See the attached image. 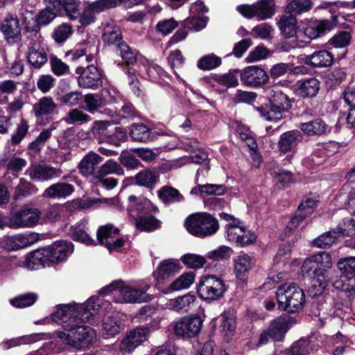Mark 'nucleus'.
Masks as SVG:
<instances>
[{
	"label": "nucleus",
	"mask_w": 355,
	"mask_h": 355,
	"mask_svg": "<svg viewBox=\"0 0 355 355\" xmlns=\"http://www.w3.org/2000/svg\"><path fill=\"white\" fill-rule=\"evenodd\" d=\"M85 309L86 306H77V304H62L58 306L52 313L53 320L60 324L65 331H58L57 336L66 345L77 349H87L96 338L94 329L81 323L89 321L98 307Z\"/></svg>",
	"instance_id": "obj_1"
},
{
	"label": "nucleus",
	"mask_w": 355,
	"mask_h": 355,
	"mask_svg": "<svg viewBox=\"0 0 355 355\" xmlns=\"http://www.w3.org/2000/svg\"><path fill=\"white\" fill-rule=\"evenodd\" d=\"M46 8L39 13L33 26L26 25V31L32 35H40V26L48 25L56 17L57 14H64L70 19H76L79 16L78 0H44Z\"/></svg>",
	"instance_id": "obj_2"
},
{
	"label": "nucleus",
	"mask_w": 355,
	"mask_h": 355,
	"mask_svg": "<svg viewBox=\"0 0 355 355\" xmlns=\"http://www.w3.org/2000/svg\"><path fill=\"white\" fill-rule=\"evenodd\" d=\"M330 260L329 254L322 252L306 258L301 267L303 275L311 279L314 286H318L321 290L331 280L329 272L324 268L330 267Z\"/></svg>",
	"instance_id": "obj_3"
},
{
	"label": "nucleus",
	"mask_w": 355,
	"mask_h": 355,
	"mask_svg": "<svg viewBox=\"0 0 355 355\" xmlns=\"http://www.w3.org/2000/svg\"><path fill=\"white\" fill-rule=\"evenodd\" d=\"M149 286L143 289L132 288L122 282H114L103 288L99 292L101 295L112 293L114 300L118 303H141L151 300V296L146 293Z\"/></svg>",
	"instance_id": "obj_4"
},
{
	"label": "nucleus",
	"mask_w": 355,
	"mask_h": 355,
	"mask_svg": "<svg viewBox=\"0 0 355 355\" xmlns=\"http://www.w3.org/2000/svg\"><path fill=\"white\" fill-rule=\"evenodd\" d=\"M276 297L279 309L288 313L300 311L305 302L304 291L294 283L279 286Z\"/></svg>",
	"instance_id": "obj_5"
},
{
	"label": "nucleus",
	"mask_w": 355,
	"mask_h": 355,
	"mask_svg": "<svg viewBox=\"0 0 355 355\" xmlns=\"http://www.w3.org/2000/svg\"><path fill=\"white\" fill-rule=\"evenodd\" d=\"M184 226L191 234L200 238L210 236L219 229L218 220L206 212L189 216L185 220Z\"/></svg>",
	"instance_id": "obj_6"
},
{
	"label": "nucleus",
	"mask_w": 355,
	"mask_h": 355,
	"mask_svg": "<svg viewBox=\"0 0 355 355\" xmlns=\"http://www.w3.org/2000/svg\"><path fill=\"white\" fill-rule=\"evenodd\" d=\"M267 96L270 102V108L265 112L261 110V115L267 121L278 123L282 119V114L291 107V101L277 86L268 89Z\"/></svg>",
	"instance_id": "obj_7"
},
{
	"label": "nucleus",
	"mask_w": 355,
	"mask_h": 355,
	"mask_svg": "<svg viewBox=\"0 0 355 355\" xmlns=\"http://www.w3.org/2000/svg\"><path fill=\"white\" fill-rule=\"evenodd\" d=\"M71 243L64 241L55 242L48 248L44 250L43 253L40 251L33 252L31 261L35 263L39 261L44 264L46 261L55 263L64 260L73 250Z\"/></svg>",
	"instance_id": "obj_8"
},
{
	"label": "nucleus",
	"mask_w": 355,
	"mask_h": 355,
	"mask_svg": "<svg viewBox=\"0 0 355 355\" xmlns=\"http://www.w3.org/2000/svg\"><path fill=\"white\" fill-rule=\"evenodd\" d=\"M343 275L332 282L334 287L344 292L355 295V257H349L338 262Z\"/></svg>",
	"instance_id": "obj_9"
},
{
	"label": "nucleus",
	"mask_w": 355,
	"mask_h": 355,
	"mask_svg": "<svg viewBox=\"0 0 355 355\" xmlns=\"http://www.w3.org/2000/svg\"><path fill=\"white\" fill-rule=\"evenodd\" d=\"M41 212L33 207H24L12 211L8 217V227L12 229L32 228L41 218Z\"/></svg>",
	"instance_id": "obj_10"
},
{
	"label": "nucleus",
	"mask_w": 355,
	"mask_h": 355,
	"mask_svg": "<svg viewBox=\"0 0 355 355\" xmlns=\"http://www.w3.org/2000/svg\"><path fill=\"white\" fill-rule=\"evenodd\" d=\"M295 323V320L290 315H281L271 321L268 329L263 331L259 340V345L268 343L269 339L280 341L284 338L285 334Z\"/></svg>",
	"instance_id": "obj_11"
},
{
	"label": "nucleus",
	"mask_w": 355,
	"mask_h": 355,
	"mask_svg": "<svg viewBox=\"0 0 355 355\" xmlns=\"http://www.w3.org/2000/svg\"><path fill=\"white\" fill-rule=\"evenodd\" d=\"M225 290V284L220 278L208 275L201 280L198 293L202 299L214 301L221 298Z\"/></svg>",
	"instance_id": "obj_12"
},
{
	"label": "nucleus",
	"mask_w": 355,
	"mask_h": 355,
	"mask_svg": "<svg viewBox=\"0 0 355 355\" xmlns=\"http://www.w3.org/2000/svg\"><path fill=\"white\" fill-rule=\"evenodd\" d=\"M202 322V320L199 316L182 317L174 323V333L180 338H194L200 333Z\"/></svg>",
	"instance_id": "obj_13"
},
{
	"label": "nucleus",
	"mask_w": 355,
	"mask_h": 355,
	"mask_svg": "<svg viewBox=\"0 0 355 355\" xmlns=\"http://www.w3.org/2000/svg\"><path fill=\"white\" fill-rule=\"evenodd\" d=\"M106 204H112L118 205L119 200L116 198H87L85 199L76 198L70 201H67L62 204V208L64 212H68L70 215H73L78 211L87 209L89 207L97 206L102 202Z\"/></svg>",
	"instance_id": "obj_14"
},
{
	"label": "nucleus",
	"mask_w": 355,
	"mask_h": 355,
	"mask_svg": "<svg viewBox=\"0 0 355 355\" xmlns=\"http://www.w3.org/2000/svg\"><path fill=\"white\" fill-rule=\"evenodd\" d=\"M28 43L27 58L28 61L36 69L41 68L48 60L47 53L42 46L43 39L41 35H33Z\"/></svg>",
	"instance_id": "obj_15"
},
{
	"label": "nucleus",
	"mask_w": 355,
	"mask_h": 355,
	"mask_svg": "<svg viewBox=\"0 0 355 355\" xmlns=\"http://www.w3.org/2000/svg\"><path fill=\"white\" fill-rule=\"evenodd\" d=\"M76 73L78 75L77 81L80 87L95 89L102 85L101 73L93 64L85 68L77 67Z\"/></svg>",
	"instance_id": "obj_16"
},
{
	"label": "nucleus",
	"mask_w": 355,
	"mask_h": 355,
	"mask_svg": "<svg viewBox=\"0 0 355 355\" xmlns=\"http://www.w3.org/2000/svg\"><path fill=\"white\" fill-rule=\"evenodd\" d=\"M150 332L147 327H138L130 331L120 344L122 352L130 353L146 341Z\"/></svg>",
	"instance_id": "obj_17"
},
{
	"label": "nucleus",
	"mask_w": 355,
	"mask_h": 355,
	"mask_svg": "<svg viewBox=\"0 0 355 355\" xmlns=\"http://www.w3.org/2000/svg\"><path fill=\"white\" fill-rule=\"evenodd\" d=\"M0 31L6 41L10 44L17 43L21 40V28L16 16H6L1 22Z\"/></svg>",
	"instance_id": "obj_18"
},
{
	"label": "nucleus",
	"mask_w": 355,
	"mask_h": 355,
	"mask_svg": "<svg viewBox=\"0 0 355 355\" xmlns=\"http://www.w3.org/2000/svg\"><path fill=\"white\" fill-rule=\"evenodd\" d=\"M338 17L334 15L330 19L309 21L304 28V35L311 40L321 37L326 32L336 27Z\"/></svg>",
	"instance_id": "obj_19"
},
{
	"label": "nucleus",
	"mask_w": 355,
	"mask_h": 355,
	"mask_svg": "<svg viewBox=\"0 0 355 355\" xmlns=\"http://www.w3.org/2000/svg\"><path fill=\"white\" fill-rule=\"evenodd\" d=\"M119 230L114 228L112 225H105L98 228L97 231V239L101 244L105 245L111 252L118 250L123 245V240L116 239Z\"/></svg>",
	"instance_id": "obj_20"
},
{
	"label": "nucleus",
	"mask_w": 355,
	"mask_h": 355,
	"mask_svg": "<svg viewBox=\"0 0 355 355\" xmlns=\"http://www.w3.org/2000/svg\"><path fill=\"white\" fill-rule=\"evenodd\" d=\"M237 224H230L227 227V239L229 241L236 243L240 246L254 243L257 239V236L247 231L243 227Z\"/></svg>",
	"instance_id": "obj_21"
},
{
	"label": "nucleus",
	"mask_w": 355,
	"mask_h": 355,
	"mask_svg": "<svg viewBox=\"0 0 355 355\" xmlns=\"http://www.w3.org/2000/svg\"><path fill=\"white\" fill-rule=\"evenodd\" d=\"M241 82L247 86H260L268 80L267 73L256 66L246 67L241 74Z\"/></svg>",
	"instance_id": "obj_22"
},
{
	"label": "nucleus",
	"mask_w": 355,
	"mask_h": 355,
	"mask_svg": "<svg viewBox=\"0 0 355 355\" xmlns=\"http://www.w3.org/2000/svg\"><path fill=\"white\" fill-rule=\"evenodd\" d=\"M26 173L33 180L43 182L60 177L62 171L49 165L39 164L29 168Z\"/></svg>",
	"instance_id": "obj_23"
},
{
	"label": "nucleus",
	"mask_w": 355,
	"mask_h": 355,
	"mask_svg": "<svg viewBox=\"0 0 355 355\" xmlns=\"http://www.w3.org/2000/svg\"><path fill=\"white\" fill-rule=\"evenodd\" d=\"M180 264L178 261L172 259L164 260L157 266L153 272V277L157 284H163L171 276L180 270Z\"/></svg>",
	"instance_id": "obj_24"
},
{
	"label": "nucleus",
	"mask_w": 355,
	"mask_h": 355,
	"mask_svg": "<svg viewBox=\"0 0 355 355\" xmlns=\"http://www.w3.org/2000/svg\"><path fill=\"white\" fill-rule=\"evenodd\" d=\"M196 297L194 295L187 293L178 297L171 299L166 303L168 309L180 313H187L196 304Z\"/></svg>",
	"instance_id": "obj_25"
},
{
	"label": "nucleus",
	"mask_w": 355,
	"mask_h": 355,
	"mask_svg": "<svg viewBox=\"0 0 355 355\" xmlns=\"http://www.w3.org/2000/svg\"><path fill=\"white\" fill-rule=\"evenodd\" d=\"M102 162V157L93 151H90L83 157L78 164V168L83 175L94 176L96 178V168Z\"/></svg>",
	"instance_id": "obj_26"
},
{
	"label": "nucleus",
	"mask_w": 355,
	"mask_h": 355,
	"mask_svg": "<svg viewBox=\"0 0 355 355\" xmlns=\"http://www.w3.org/2000/svg\"><path fill=\"white\" fill-rule=\"evenodd\" d=\"M302 137L299 130H290L282 134L277 144L279 150L282 153L293 151Z\"/></svg>",
	"instance_id": "obj_27"
},
{
	"label": "nucleus",
	"mask_w": 355,
	"mask_h": 355,
	"mask_svg": "<svg viewBox=\"0 0 355 355\" xmlns=\"http://www.w3.org/2000/svg\"><path fill=\"white\" fill-rule=\"evenodd\" d=\"M234 262L236 278L242 282H245L253 266L252 257L246 254H241L234 259Z\"/></svg>",
	"instance_id": "obj_28"
},
{
	"label": "nucleus",
	"mask_w": 355,
	"mask_h": 355,
	"mask_svg": "<svg viewBox=\"0 0 355 355\" xmlns=\"http://www.w3.org/2000/svg\"><path fill=\"white\" fill-rule=\"evenodd\" d=\"M304 62L314 67H327L333 64L334 55L326 50H320L310 55H306Z\"/></svg>",
	"instance_id": "obj_29"
},
{
	"label": "nucleus",
	"mask_w": 355,
	"mask_h": 355,
	"mask_svg": "<svg viewBox=\"0 0 355 355\" xmlns=\"http://www.w3.org/2000/svg\"><path fill=\"white\" fill-rule=\"evenodd\" d=\"M73 191L74 187L72 184L65 182H58L46 188L44 191L43 196L53 199L65 198L71 195Z\"/></svg>",
	"instance_id": "obj_30"
},
{
	"label": "nucleus",
	"mask_w": 355,
	"mask_h": 355,
	"mask_svg": "<svg viewBox=\"0 0 355 355\" xmlns=\"http://www.w3.org/2000/svg\"><path fill=\"white\" fill-rule=\"evenodd\" d=\"M297 94L302 98L313 97L320 89V82L315 78L299 80L296 85Z\"/></svg>",
	"instance_id": "obj_31"
},
{
	"label": "nucleus",
	"mask_w": 355,
	"mask_h": 355,
	"mask_svg": "<svg viewBox=\"0 0 355 355\" xmlns=\"http://www.w3.org/2000/svg\"><path fill=\"white\" fill-rule=\"evenodd\" d=\"M84 101L85 103V110L90 114H94L98 112L99 114L109 116L112 118L114 116V112L110 109L106 108L103 110H99L103 105V101L98 98L96 95L93 94H86L84 96Z\"/></svg>",
	"instance_id": "obj_32"
},
{
	"label": "nucleus",
	"mask_w": 355,
	"mask_h": 355,
	"mask_svg": "<svg viewBox=\"0 0 355 355\" xmlns=\"http://www.w3.org/2000/svg\"><path fill=\"white\" fill-rule=\"evenodd\" d=\"M57 104L49 96H44L33 105V112L36 117H42L54 114L57 110Z\"/></svg>",
	"instance_id": "obj_33"
},
{
	"label": "nucleus",
	"mask_w": 355,
	"mask_h": 355,
	"mask_svg": "<svg viewBox=\"0 0 355 355\" xmlns=\"http://www.w3.org/2000/svg\"><path fill=\"white\" fill-rule=\"evenodd\" d=\"M278 25L281 33L285 38H290L296 36L297 22L295 17L283 15L280 18Z\"/></svg>",
	"instance_id": "obj_34"
},
{
	"label": "nucleus",
	"mask_w": 355,
	"mask_h": 355,
	"mask_svg": "<svg viewBox=\"0 0 355 355\" xmlns=\"http://www.w3.org/2000/svg\"><path fill=\"white\" fill-rule=\"evenodd\" d=\"M300 130L306 135H321L327 131V124L320 119L302 123L300 125Z\"/></svg>",
	"instance_id": "obj_35"
},
{
	"label": "nucleus",
	"mask_w": 355,
	"mask_h": 355,
	"mask_svg": "<svg viewBox=\"0 0 355 355\" xmlns=\"http://www.w3.org/2000/svg\"><path fill=\"white\" fill-rule=\"evenodd\" d=\"M133 220L136 228L144 232H151L161 226V222L153 216H140Z\"/></svg>",
	"instance_id": "obj_36"
},
{
	"label": "nucleus",
	"mask_w": 355,
	"mask_h": 355,
	"mask_svg": "<svg viewBox=\"0 0 355 355\" xmlns=\"http://www.w3.org/2000/svg\"><path fill=\"white\" fill-rule=\"evenodd\" d=\"M102 37L103 42L108 45L115 44L117 46L118 43L123 42L120 28L111 24L105 26Z\"/></svg>",
	"instance_id": "obj_37"
},
{
	"label": "nucleus",
	"mask_w": 355,
	"mask_h": 355,
	"mask_svg": "<svg viewBox=\"0 0 355 355\" xmlns=\"http://www.w3.org/2000/svg\"><path fill=\"white\" fill-rule=\"evenodd\" d=\"M114 174L119 176L124 175V170L114 159H110L103 163L96 171V176H108Z\"/></svg>",
	"instance_id": "obj_38"
},
{
	"label": "nucleus",
	"mask_w": 355,
	"mask_h": 355,
	"mask_svg": "<svg viewBox=\"0 0 355 355\" xmlns=\"http://www.w3.org/2000/svg\"><path fill=\"white\" fill-rule=\"evenodd\" d=\"M112 123L107 120L94 121L91 128L92 135L99 143L103 142L108 139L107 128L111 126Z\"/></svg>",
	"instance_id": "obj_39"
},
{
	"label": "nucleus",
	"mask_w": 355,
	"mask_h": 355,
	"mask_svg": "<svg viewBox=\"0 0 355 355\" xmlns=\"http://www.w3.org/2000/svg\"><path fill=\"white\" fill-rule=\"evenodd\" d=\"M195 274L193 272L183 273L175 279L168 286V291H178L187 289L193 283Z\"/></svg>",
	"instance_id": "obj_40"
},
{
	"label": "nucleus",
	"mask_w": 355,
	"mask_h": 355,
	"mask_svg": "<svg viewBox=\"0 0 355 355\" xmlns=\"http://www.w3.org/2000/svg\"><path fill=\"white\" fill-rule=\"evenodd\" d=\"M92 120L90 116L78 108L69 111L64 118L65 122L69 125H83Z\"/></svg>",
	"instance_id": "obj_41"
},
{
	"label": "nucleus",
	"mask_w": 355,
	"mask_h": 355,
	"mask_svg": "<svg viewBox=\"0 0 355 355\" xmlns=\"http://www.w3.org/2000/svg\"><path fill=\"white\" fill-rule=\"evenodd\" d=\"M123 326L120 320L116 317H107L103 323V335L109 336H114L118 334L122 329Z\"/></svg>",
	"instance_id": "obj_42"
},
{
	"label": "nucleus",
	"mask_w": 355,
	"mask_h": 355,
	"mask_svg": "<svg viewBox=\"0 0 355 355\" xmlns=\"http://www.w3.org/2000/svg\"><path fill=\"white\" fill-rule=\"evenodd\" d=\"M254 4L257 17L259 19H268L275 13L273 0H260Z\"/></svg>",
	"instance_id": "obj_43"
},
{
	"label": "nucleus",
	"mask_w": 355,
	"mask_h": 355,
	"mask_svg": "<svg viewBox=\"0 0 355 355\" xmlns=\"http://www.w3.org/2000/svg\"><path fill=\"white\" fill-rule=\"evenodd\" d=\"M313 3L310 0H293L290 2L286 7V13L290 14L289 16L295 17L296 15H300L303 12L309 11L312 8Z\"/></svg>",
	"instance_id": "obj_44"
},
{
	"label": "nucleus",
	"mask_w": 355,
	"mask_h": 355,
	"mask_svg": "<svg viewBox=\"0 0 355 355\" xmlns=\"http://www.w3.org/2000/svg\"><path fill=\"white\" fill-rule=\"evenodd\" d=\"M37 188L24 178L19 180V184L15 187V198L19 199L21 197H28L35 194L37 192Z\"/></svg>",
	"instance_id": "obj_45"
},
{
	"label": "nucleus",
	"mask_w": 355,
	"mask_h": 355,
	"mask_svg": "<svg viewBox=\"0 0 355 355\" xmlns=\"http://www.w3.org/2000/svg\"><path fill=\"white\" fill-rule=\"evenodd\" d=\"M130 135L135 141L146 142L150 139V129L144 124H132L130 130Z\"/></svg>",
	"instance_id": "obj_46"
},
{
	"label": "nucleus",
	"mask_w": 355,
	"mask_h": 355,
	"mask_svg": "<svg viewBox=\"0 0 355 355\" xmlns=\"http://www.w3.org/2000/svg\"><path fill=\"white\" fill-rule=\"evenodd\" d=\"M159 198L164 203L179 202L183 199V196L178 190L171 187H164L157 191Z\"/></svg>",
	"instance_id": "obj_47"
},
{
	"label": "nucleus",
	"mask_w": 355,
	"mask_h": 355,
	"mask_svg": "<svg viewBox=\"0 0 355 355\" xmlns=\"http://www.w3.org/2000/svg\"><path fill=\"white\" fill-rule=\"evenodd\" d=\"M17 250L28 247L39 240V235L35 232L14 234Z\"/></svg>",
	"instance_id": "obj_48"
},
{
	"label": "nucleus",
	"mask_w": 355,
	"mask_h": 355,
	"mask_svg": "<svg viewBox=\"0 0 355 355\" xmlns=\"http://www.w3.org/2000/svg\"><path fill=\"white\" fill-rule=\"evenodd\" d=\"M86 222L80 221L70 228L71 234L75 241H78L87 244L92 243V239L85 231Z\"/></svg>",
	"instance_id": "obj_49"
},
{
	"label": "nucleus",
	"mask_w": 355,
	"mask_h": 355,
	"mask_svg": "<svg viewBox=\"0 0 355 355\" xmlns=\"http://www.w3.org/2000/svg\"><path fill=\"white\" fill-rule=\"evenodd\" d=\"M37 299L36 293H28L10 300V303L16 308H26L34 304Z\"/></svg>",
	"instance_id": "obj_50"
},
{
	"label": "nucleus",
	"mask_w": 355,
	"mask_h": 355,
	"mask_svg": "<svg viewBox=\"0 0 355 355\" xmlns=\"http://www.w3.org/2000/svg\"><path fill=\"white\" fill-rule=\"evenodd\" d=\"M117 50L119 51L122 60L126 64H133L137 61V52L132 49L125 42L117 44Z\"/></svg>",
	"instance_id": "obj_51"
},
{
	"label": "nucleus",
	"mask_w": 355,
	"mask_h": 355,
	"mask_svg": "<svg viewBox=\"0 0 355 355\" xmlns=\"http://www.w3.org/2000/svg\"><path fill=\"white\" fill-rule=\"evenodd\" d=\"M338 236V233L336 231H329L314 239L313 245L320 248H329L335 243Z\"/></svg>",
	"instance_id": "obj_52"
},
{
	"label": "nucleus",
	"mask_w": 355,
	"mask_h": 355,
	"mask_svg": "<svg viewBox=\"0 0 355 355\" xmlns=\"http://www.w3.org/2000/svg\"><path fill=\"white\" fill-rule=\"evenodd\" d=\"M182 263L188 268L199 269L206 263V259L203 256L196 254H186L181 257Z\"/></svg>",
	"instance_id": "obj_53"
},
{
	"label": "nucleus",
	"mask_w": 355,
	"mask_h": 355,
	"mask_svg": "<svg viewBox=\"0 0 355 355\" xmlns=\"http://www.w3.org/2000/svg\"><path fill=\"white\" fill-rule=\"evenodd\" d=\"M191 162L193 163L196 164H202V168H198L197 170L196 173V180L198 181L199 176L200 175V173H202V175L205 176V174H207L209 170V166L208 165V154L207 152L205 151H199L198 153H196L194 155H193L191 157Z\"/></svg>",
	"instance_id": "obj_54"
},
{
	"label": "nucleus",
	"mask_w": 355,
	"mask_h": 355,
	"mask_svg": "<svg viewBox=\"0 0 355 355\" xmlns=\"http://www.w3.org/2000/svg\"><path fill=\"white\" fill-rule=\"evenodd\" d=\"M207 25V17L203 16H196L194 15H190L189 17H187L183 21V26L190 30L198 31L204 28Z\"/></svg>",
	"instance_id": "obj_55"
},
{
	"label": "nucleus",
	"mask_w": 355,
	"mask_h": 355,
	"mask_svg": "<svg viewBox=\"0 0 355 355\" xmlns=\"http://www.w3.org/2000/svg\"><path fill=\"white\" fill-rule=\"evenodd\" d=\"M73 31L71 25L63 23L58 26L53 31L52 37L58 43L66 41L72 34Z\"/></svg>",
	"instance_id": "obj_56"
},
{
	"label": "nucleus",
	"mask_w": 355,
	"mask_h": 355,
	"mask_svg": "<svg viewBox=\"0 0 355 355\" xmlns=\"http://www.w3.org/2000/svg\"><path fill=\"white\" fill-rule=\"evenodd\" d=\"M317 200L313 197H306L304 199L297 209V214L301 218H306L312 214L313 209L316 205Z\"/></svg>",
	"instance_id": "obj_57"
},
{
	"label": "nucleus",
	"mask_w": 355,
	"mask_h": 355,
	"mask_svg": "<svg viewBox=\"0 0 355 355\" xmlns=\"http://www.w3.org/2000/svg\"><path fill=\"white\" fill-rule=\"evenodd\" d=\"M221 64V59L214 54H209L201 58L198 62V67L202 70H211Z\"/></svg>",
	"instance_id": "obj_58"
},
{
	"label": "nucleus",
	"mask_w": 355,
	"mask_h": 355,
	"mask_svg": "<svg viewBox=\"0 0 355 355\" xmlns=\"http://www.w3.org/2000/svg\"><path fill=\"white\" fill-rule=\"evenodd\" d=\"M136 182L141 186L152 187L156 182L155 174L149 170H144L135 176Z\"/></svg>",
	"instance_id": "obj_59"
},
{
	"label": "nucleus",
	"mask_w": 355,
	"mask_h": 355,
	"mask_svg": "<svg viewBox=\"0 0 355 355\" xmlns=\"http://www.w3.org/2000/svg\"><path fill=\"white\" fill-rule=\"evenodd\" d=\"M77 306H86L87 309H85V310L91 309L93 306H96L98 307L96 314L98 313L99 310L110 311L112 308V305L110 302L107 301L102 302L98 297L94 296L91 297L85 304H77ZM94 315H95V313Z\"/></svg>",
	"instance_id": "obj_60"
},
{
	"label": "nucleus",
	"mask_w": 355,
	"mask_h": 355,
	"mask_svg": "<svg viewBox=\"0 0 355 355\" xmlns=\"http://www.w3.org/2000/svg\"><path fill=\"white\" fill-rule=\"evenodd\" d=\"M28 122L24 119H21L17 124L15 131L11 135L12 144L14 145L19 144L28 133Z\"/></svg>",
	"instance_id": "obj_61"
},
{
	"label": "nucleus",
	"mask_w": 355,
	"mask_h": 355,
	"mask_svg": "<svg viewBox=\"0 0 355 355\" xmlns=\"http://www.w3.org/2000/svg\"><path fill=\"white\" fill-rule=\"evenodd\" d=\"M119 5V0H97L88 6L95 14L111 9Z\"/></svg>",
	"instance_id": "obj_62"
},
{
	"label": "nucleus",
	"mask_w": 355,
	"mask_h": 355,
	"mask_svg": "<svg viewBox=\"0 0 355 355\" xmlns=\"http://www.w3.org/2000/svg\"><path fill=\"white\" fill-rule=\"evenodd\" d=\"M232 254V250L227 246L223 245L208 252L207 257L212 261H221L227 259Z\"/></svg>",
	"instance_id": "obj_63"
},
{
	"label": "nucleus",
	"mask_w": 355,
	"mask_h": 355,
	"mask_svg": "<svg viewBox=\"0 0 355 355\" xmlns=\"http://www.w3.org/2000/svg\"><path fill=\"white\" fill-rule=\"evenodd\" d=\"M338 232L343 235L351 236L355 234V220L351 217L344 218L338 225Z\"/></svg>",
	"instance_id": "obj_64"
}]
</instances>
